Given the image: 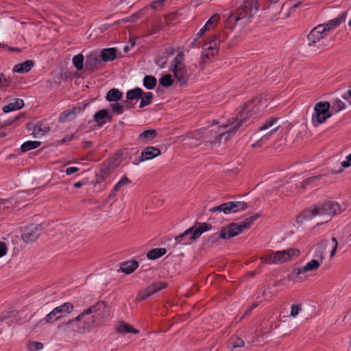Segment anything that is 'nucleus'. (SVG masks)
Here are the masks:
<instances>
[{
    "instance_id": "1",
    "label": "nucleus",
    "mask_w": 351,
    "mask_h": 351,
    "mask_svg": "<svg viewBox=\"0 0 351 351\" xmlns=\"http://www.w3.org/2000/svg\"><path fill=\"white\" fill-rule=\"evenodd\" d=\"M259 8L258 0H245L234 14L228 19L230 23L247 25L256 14Z\"/></svg>"
},
{
    "instance_id": "2",
    "label": "nucleus",
    "mask_w": 351,
    "mask_h": 351,
    "mask_svg": "<svg viewBox=\"0 0 351 351\" xmlns=\"http://www.w3.org/2000/svg\"><path fill=\"white\" fill-rule=\"evenodd\" d=\"M343 210L340 204L334 201H326L313 208H308L304 211V217L311 219L316 216L324 217L325 222L330 220L332 216L339 214Z\"/></svg>"
},
{
    "instance_id": "3",
    "label": "nucleus",
    "mask_w": 351,
    "mask_h": 351,
    "mask_svg": "<svg viewBox=\"0 0 351 351\" xmlns=\"http://www.w3.org/2000/svg\"><path fill=\"white\" fill-rule=\"evenodd\" d=\"M85 317L93 314L89 320L93 328L101 326L110 317V307L104 301H98L95 304L90 306L82 311Z\"/></svg>"
},
{
    "instance_id": "4",
    "label": "nucleus",
    "mask_w": 351,
    "mask_h": 351,
    "mask_svg": "<svg viewBox=\"0 0 351 351\" xmlns=\"http://www.w3.org/2000/svg\"><path fill=\"white\" fill-rule=\"evenodd\" d=\"M212 226L207 223H196L193 226L185 230L182 234L175 237L177 244L190 245L196 241L202 233L210 230Z\"/></svg>"
},
{
    "instance_id": "5",
    "label": "nucleus",
    "mask_w": 351,
    "mask_h": 351,
    "mask_svg": "<svg viewBox=\"0 0 351 351\" xmlns=\"http://www.w3.org/2000/svg\"><path fill=\"white\" fill-rule=\"evenodd\" d=\"M58 328L66 332L84 334L90 332L93 327L82 312L75 319L60 325Z\"/></svg>"
},
{
    "instance_id": "6",
    "label": "nucleus",
    "mask_w": 351,
    "mask_h": 351,
    "mask_svg": "<svg viewBox=\"0 0 351 351\" xmlns=\"http://www.w3.org/2000/svg\"><path fill=\"white\" fill-rule=\"evenodd\" d=\"M258 214L246 218L239 223H232L223 228L219 234L221 239H230L241 233L245 229L249 228L255 220L258 218Z\"/></svg>"
},
{
    "instance_id": "7",
    "label": "nucleus",
    "mask_w": 351,
    "mask_h": 351,
    "mask_svg": "<svg viewBox=\"0 0 351 351\" xmlns=\"http://www.w3.org/2000/svg\"><path fill=\"white\" fill-rule=\"evenodd\" d=\"M183 60L184 53L182 52L178 53L173 59L172 63L173 69L171 70L177 81L181 86L186 85L189 80L188 70Z\"/></svg>"
},
{
    "instance_id": "8",
    "label": "nucleus",
    "mask_w": 351,
    "mask_h": 351,
    "mask_svg": "<svg viewBox=\"0 0 351 351\" xmlns=\"http://www.w3.org/2000/svg\"><path fill=\"white\" fill-rule=\"evenodd\" d=\"M119 156H114L106 159L101 164L99 171L96 174L97 183H101L106 181L112 173L119 165L118 162Z\"/></svg>"
},
{
    "instance_id": "9",
    "label": "nucleus",
    "mask_w": 351,
    "mask_h": 351,
    "mask_svg": "<svg viewBox=\"0 0 351 351\" xmlns=\"http://www.w3.org/2000/svg\"><path fill=\"white\" fill-rule=\"evenodd\" d=\"M278 119L271 118L267 119L258 129L259 132H263V136L255 143L252 145L253 147H261L267 141L269 140V136L274 134L280 128V125H277Z\"/></svg>"
},
{
    "instance_id": "10",
    "label": "nucleus",
    "mask_w": 351,
    "mask_h": 351,
    "mask_svg": "<svg viewBox=\"0 0 351 351\" xmlns=\"http://www.w3.org/2000/svg\"><path fill=\"white\" fill-rule=\"evenodd\" d=\"M330 104L328 101L319 102L314 108V112L312 115V122L315 126L323 123L331 116L329 109Z\"/></svg>"
},
{
    "instance_id": "11",
    "label": "nucleus",
    "mask_w": 351,
    "mask_h": 351,
    "mask_svg": "<svg viewBox=\"0 0 351 351\" xmlns=\"http://www.w3.org/2000/svg\"><path fill=\"white\" fill-rule=\"evenodd\" d=\"M240 127V124H234V122L228 121V123L223 125L221 127V131L216 135L213 139L210 140L211 145H217L221 143V139L224 137L225 141L230 139L233 134Z\"/></svg>"
},
{
    "instance_id": "12",
    "label": "nucleus",
    "mask_w": 351,
    "mask_h": 351,
    "mask_svg": "<svg viewBox=\"0 0 351 351\" xmlns=\"http://www.w3.org/2000/svg\"><path fill=\"white\" fill-rule=\"evenodd\" d=\"M261 102V99L256 98L250 102L245 104V106L240 110L239 114L236 118L234 124H240V126L245 123L250 117L252 115V112H256L255 108Z\"/></svg>"
},
{
    "instance_id": "13",
    "label": "nucleus",
    "mask_w": 351,
    "mask_h": 351,
    "mask_svg": "<svg viewBox=\"0 0 351 351\" xmlns=\"http://www.w3.org/2000/svg\"><path fill=\"white\" fill-rule=\"evenodd\" d=\"M43 228L40 224H31L24 228L22 239L26 243H32L42 234Z\"/></svg>"
},
{
    "instance_id": "14",
    "label": "nucleus",
    "mask_w": 351,
    "mask_h": 351,
    "mask_svg": "<svg viewBox=\"0 0 351 351\" xmlns=\"http://www.w3.org/2000/svg\"><path fill=\"white\" fill-rule=\"evenodd\" d=\"M324 259V254L323 250H321L317 259H312L304 267L295 269L294 272L297 275H300L304 273L317 271L322 263Z\"/></svg>"
},
{
    "instance_id": "15",
    "label": "nucleus",
    "mask_w": 351,
    "mask_h": 351,
    "mask_svg": "<svg viewBox=\"0 0 351 351\" xmlns=\"http://www.w3.org/2000/svg\"><path fill=\"white\" fill-rule=\"evenodd\" d=\"M217 36L213 35L209 38V40L204 43L203 47L204 51L202 52V62H204L205 58L215 56L218 52V43L217 42Z\"/></svg>"
},
{
    "instance_id": "16",
    "label": "nucleus",
    "mask_w": 351,
    "mask_h": 351,
    "mask_svg": "<svg viewBox=\"0 0 351 351\" xmlns=\"http://www.w3.org/2000/svg\"><path fill=\"white\" fill-rule=\"evenodd\" d=\"M300 254V250L295 248H289L286 250L277 251L274 253L276 264L289 261L293 257L298 256Z\"/></svg>"
},
{
    "instance_id": "17",
    "label": "nucleus",
    "mask_w": 351,
    "mask_h": 351,
    "mask_svg": "<svg viewBox=\"0 0 351 351\" xmlns=\"http://www.w3.org/2000/svg\"><path fill=\"white\" fill-rule=\"evenodd\" d=\"M102 66L103 62L97 53H90L86 59L85 69L88 71L93 72Z\"/></svg>"
},
{
    "instance_id": "18",
    "label": "nucleus",
    "mask_w": 351,
    "mask_h": 351,
    "mask_svg": "<svg viewBox=\"0 0 351 351\" xmlns=\"http://www.w3.org/2000/svg\"><path fill=\"white\" fill-rule=\"evenodd\" d=\"M326 34V32H325L324 28L321 25L316 26L308 35V40L310 42L309 45H311L316 43L324 38Z\"/></svg>"
},
{
    "instance_id": "19",
    "label": "nucleus",
    "mask_w": 351,
    "mask_h": 351,
    "mask_svg": "<svg viewBox=\"0 0 351 351\" xmlns=\"http://www.w3.org/2000/svg\"><path fill=\"white\" fill-rule=\"evenodd\" d=\"M161 154L159 149L155 147L149 146L145 148L141 154L140 162H143L147 160H151Z\"/></svg>"
},
{
    "instance_id": "20",
    "label": "nucleus",
    "mask_w": 351,
    "mask_h": 351,
    "mask_svg": "<svg viewBox=\"0 0 351 351\" xmlns=\"http://www.w3.org/2000/svg\"><path fill=\"white\" fill-rule=\"evenodd\" d=\"M347 13L346 12H343L341 15L337 16L335 19H333L329 21L328 23L322 24L321 25L324 28L325 32L326 33L331 29L337 27L340 25V23L345 21Z\"/></svg>"
},
{
    "instance_id": "21",
    "label": "nucleus",
    "mask_w": 351,
    "mask_h": 351,
    "mask_svg": "<svg viewBox=\"0 0 351 351\" xmlns=\"http://www.w3.org/2000/svg\"><path fill=\"white\" fill-rule=\"evenodd\" d=\"M143 94V90L140 88H136L134 89L128 90L126 94V97H127L128 100L124 102V104H125V107L127 108H133L134 106L130 105L128 100L132 101L134 99H140V97H141V95Z\"/></svg>"
},
{
    "instance_id": "22",
    "label": "nucleus",
    "mask_w": 351,
    "mask_h": 351,
    "mask_svg": "<svg viewBox=\"0 0 351 351\" xmlns=\"http://www.w3.org/2000/svg\"><path fill=\"white\" fill-rule=\"evenodd\" d=\"M74 306L70 302H65L53 308L59 319L73 311Z\"/></svg>"
},
{
    "instance_id": "23",
    "label": "nucleus",
    "mask_w": 351,
    "mask_h": 351,
    "mask_svg": "<svg viewBox=\"0 0 351 351\" xmlns=\"http://www.w3.org/2000/svg\"><path fill=\"white\" fill-rule=\"evenodd\" d=\"M81 111L80 108L73 107L71 109L65 110L59 117V121L66 122L73 119Z\"/></svg>"
},
{
    "instance_id": "24",
    "label": "nucleus",
    "mask_w": 351,
    "mask_h": 351,
    "mask_svg": "<svg viewBox=\"0 0 351 351\" xmlns=\"http://www.w3.org/2000/svg\"><path fill=\"white\" fill-rule=\"evenodd\" d=\"M116 330L120 334L133 333L138 334L139 330L134 328L130 324L124 322H119L116 327Z\"/></svg>"
},
{
    "instance_id": "25",
    "label": "nucleus",
    "mask_w": 351,
    "mask_h": 351,
    "mask_svg": "<svg viewBox=\"0 0 351 351\" xmlns=\"http://www.w3.org/2000/svg\"><path fill=\"white\" fill-rule=\"evenodd\" d=\"M213 134H217V132L215 131L214 129L209 130H198L196 131H194L193 132L189 134V137L199 140L201 138H209L210 136H212Z\"/></svg>"
},
{
    "instance_id": "26",
    "label": "nucleus",
    "mask_w": 351,
    "mask_h": 351,
    "mask_svg": "<svg viewBox=\"0 0 351 351\" xmlns=\"http://www.w3.org/2000/svg\"><path fill=\"white\" fill-rule=\"evenodd\" d=\"M138 267V263L136 261H128L121 264L120 269L122 272L130 274L132 273Z\"/></svg>"
},
{
    "instance_id": "27",
    "label": "nucleus",
    "mask_w": 351,
    "mask_h": 351,
    "mask_svg": "<svg viewBox=\"0 0 351 351\" xmlns=\"http://www.w3.org/2000/svg\"><path fill=\"white\" fill-rule=\"evenodd\" d=\"M108 119L109 121H112V116L109 115L108 111L102 109L97 112L94 115V121L98 123L99 125H101L106 121L104 119Z\"/></svg>"
},
{
    "instance_id": "28",
    "label": "nucleus",
    "mask_w": 351,
    "mask_h": 351,
    "mask_svg": "<svg viewBox=\"0 0 351 351\" xmlns=\"http://www.w3.org/2000/svg\"><path fill=\"white\" fill-rule=\"evenodd\" d=\"M99 56L102 62L112 61L117 58V52L114 48L104 49Z\"/></svg>"
},
{
    "instance_id": "29",
    "label": "nucleus",
    "mask_w": 351,
    "mask_h": 351,
    "mask_svg": "<svg viewBox=\"0 0 351 351\" xmlns=\"http://www.w3.org/2000/svg\"><path fill=\"white\" fill-rule=\"evenodd\" d=\"M34 66L32 60H26L23 63L16 64L13 69L14 72L23 73L29 71Z\"/></svg>"
},
{
    "instance_id": "30",
    "label": "nucleus",
    "mask_w": 351,
    "mask_h": 351,
    "mask_svg": "<svg viewBox=\"0 0 351 351\" xmlns=\"http://www.w3.org/2000/svg\"><path fill=\"white\" fill-rule=\"evenodd\" d=\"M24 106L23 100L19 98L15 99L14 101L8 105L3 106V110L5 112L16 110L22 108Z\"/></svg>"
},
{
    "instance_id": "31",
    "label": "nucleus",
    "mask_w": 351,
    "mask_h": 351,
    "mask_svg": "<svg viewBox=\"0 0 351 351\" xmlns=\"http://www.w3.org/2000/svg\"><path fill=\"white\" fill-rule=\"evenodd\" d=\"M174 50L172 48L167 49V51L163 53L162 56H158L156 58L155 62L157 65L161 68H164L166 66L168 57L172 55Z\"/></svg>"
},
{
    "instance_id": "32",
    "label": "nucleus",
    "mask_w": 351,
    "mask_h": 351,
    "mask_svg": "<svg viewBox=\"0 0 351 351\" xmlns=\"http://www.w3.org/2000/svg\"><path fill=\"white\" fill-rule=\"evenodd\" d=\"M167 287V285L166 282H155L151 284L149 286H148L146 289L147 291L149 292V295H152L156 292L165 289Z\"/></svg>"
},
{
    "instance_id": "33",
    "label": "nucleus",
    "mask_w": 351,
    "mask_h": 351,
    "mask_svg": "<svg viewBox=\"0 0 351 351\" xmlns=\"http://www.w3.org/2000/svg\"><path fill=\"white\" fill-rule=\"evenodd\" d=\"M122 96V93L117 88H112L107 93L106 98L108 101H117Z\"/></svg>"
},
{
    "instance_id": "34",
    "label": "nucleus",
    "mask_w": 351,
    "mask_h": 351,
    "mask_svg": "<svg viewBox=\"0 0 351 351\" xmlns=\"http://www.w3.org/2000/svg\"><path fill=\"white\" fill-rule=\"evenodd\" d=\"M166 252L167 250L165 248H155L148 252L147 256L149 259L154 260L162 256Z\"/></svg>"
},
{
    "instance_id": "35",
    "label": "nucleus",
    "mask_w": 351,
    "mask_h": 351,
    "mask_svg": "<svg viewBox=\"0 0 351 351\" xmlns=\"http://www.w3.org/2000/svg\"><path fill=\"white\" fill-rule=\"evenodd\" d=\"M228 344L231 346L232 349H234L243 348L245 346V342L241 338L233 336L230 338Z\"/></svg>"
},
{
    "instance_id": "36",
    "label": "nucleus",
    "mask_w": 351,
    "mask_h": 351,
    "mask_svg": "<svg viewBox=\"0 0 351 351\" xmlns=\"http://www.w3.org/2000/svg\"><path fill=\"white\" fill-rule=\"evenodd\" d=\"M41 143L40 141H29L27 142H25L21 146V150L22 152H26L31 149H36L40 145Z\"/></svg>"
},
{
    "instance_id": "37",
    "label": "nucleus",
    "mask_w": 351,
    "mask_h": 351,
    "mask_svg": "<svg viewBox=\"0 0 351 351\" xmlns=\"http://www.w3.org/2000/svg\"><path fill=\"white\" fill-rule=\"evenodd\" d=\"M156 78L152 75H146L143 79V85L148 89H154L156 86Z\"/></svg>"
},
{
    "instance_id": "38",
    "label": "nucleus",
    "mask_w": 351,
    "mask_h": 351,
    "mask_svg": "<svg viewBox=\"0 0 351 351\" xmlns=\"http://www.w3.org/2000/svg\"><path fill=\"white\" fill-rule=\"evenodd\" d=\"M140 98L141 99V101L139 107L142 108L152 103L154 98V94L151 92H147L143 95H142Z\"/></svg>"
},
{
    "instance_id": "39",
    "label": "nucleus",
    "mask_w": 351,
    "mask_h": 351,
    "mask_svg": "<svg viewBox=\"0 0 351 351\" xmlns=\"http://www.w3.org/2000/svg\"><path fill=\"white\" fill-rule=\"evenodd\" d=\"M220 19V16L218 14H213L208 21L204 25V27L208 30L210 31V29H213L214 27L217 25L218 21Z\"/></svg>"
},
{
    "instance_id": "40",
    "label": "nucleus",
    "mask_w": 351,
    "mask_h": 351,
    "mask_svg": "<svg viewBox=\"0 0 351 351\" xmlns=\"http://www.w3.org/2000/svg\"><path fill=\"white\" fill-rule=\"evenodd\" d=\"M157 136V132L155 130H147L139 135V138L151 141Z\"/></svg>"
},
{
    "instance_id": "41",
    "label": "nucleus",
    "mask_w": 351,
    "mask_h": 351,
    "mask_svg": "<svg viewBox=\"0 0 351 351\" xmlns=\"http://www.w3.org/2000/svg\"><path fill=\"white\" fill-rule=\"evenodd\" d=\"M230 205L232 206V213L244 210L247 207V204L244 202H230Z\"/></svg>"
},
{
    "instance_id": "42",
    "label": "nucleus",
    "mask_w": 351,
    "mask_h": 351,
    "mask_svg": "<svg viewBox=\"0 0 351 351\" xmlns=\"http://www.w3.org/2000/svg\"><path fill=\"white\" fill-rule=\"evenodd\" d=\"M346 108V104L340 99H335L332 103V111L334 112H338Z\"/></svg>"
},
{
    "instance_id": "43",
    "label": "nucleus",
    "mask_w": 351,
    "mask_h": 351,
    "mask_svg": "<svg viewBox=\"0 0 351 351\" xmlns=\"http://www.w3.org/2000/svg\"><path fill=\"white\" fill-rule=\"evenodd\" d=\"M84 56L82 54H77L73 58V63L74 64L77 70L80 71L83 69Z\"/></svg>"
},
{
    "instance_id": "44",
    "label": "nucleus",
    "mask_w": 351,
    "mask_h": 351,
    "mask_svg": "<svg viewBox=\"0 0 351 351\" xmlns=\"http://www.w3.org/2000/svg\"><path fill=\"white\" fill-rule=\"evenodd\" d=\"M160 84L165 87H169L173 84V80L172 79V75L170 74H167L162 76L160 80Z\"/></svg>"
},
{
    "instance_id": "45",
    "label": "nucleus",
    "mask_w": 351,
    "mask_h": 351,
    "mask_svg": "<svg viewBox=\"0 0 351 351\" xmlns=\"http://www.w3.org/2000/svg\"><path fill=\"white\" fill-rule=\"evenodd\" d=\"M321 177H322L321 175H318V176H313V177H311V178H306L304 180H303L302 182H300V187L303 189H305L308 185L312 184L313 182H314L315 180H317L318 179H320Z\"/></svg>"
},
{
    "instance_id": "46",
    "label": "nucleus",
    "mask_w": 351,
    "mask_h": 351,
    "mask_svg": "<svg viewBox=\"0 0 351 351\" xmlns=\"http://www.w3.org/2000/svg\"><path fill=\"white\" fill-rule=\"evenodd\" d=\"M132 181L126 176H124L115 185L114 191H119V189L128 184H130Z\"/></svg>"
},
{
    "instance_id": "47",
    "label": "nucleus",
    "mask_w": 351,
    "mask_h": 351,
    "mask_svg": "<svg viewBox=\"0 0 351 351\" xmlns=\"http://www.w3.org/2000/svg\"><path fill=\"white\" fill-rule=\"evenodd\" d=\"M110 106L113 113H114L116 114H121L123 112V108L125 106L124 104L122 105L119 103H115V104H111Z\"/></svg>"
},
{
    "instance_id": "48",
    "label": "nucleus",
    "mask_w": 351,
    "mask_h": 351,
    "mask_svg": "<svg viewBox=\"0 0 351 351\" xmlns=\"http://www.w3.org/2000/svg\"><path fill=\"white\" fill-rule=\"evenodd\" d=\"M44 320L45 321L46 324L47 323H49V324H52L54 322L57 321L59 319L58 317L57 316V315L56 314V312L54 311V310L53 309L52 311H51L49 313H48L45 318H43Z\"/></svg>"
},
{
    "instance_id": "49",
    "label": "nucleus",
    "mask_w": 351,
    "mask_h": 351,
    "mask_svg": "<svg viewBox=\"0 0 351 351\" xmlns=\"http://www.w3.org/2000/svg\"><path fill=\"white\" fill-rule=\"evenodd\" d=\"M261 262L266 264H276V261L274 259V254L271 253L270 254L263 256L261 258Z\"/></svg>"
},
{
    "instance_id": "50",
    "label": "nucleus",
    "mask_w": 351,
    "mask_h": 351,
    "mask_svg": "<svg viewBox=\"0 0 351 351\" xmlns=\"http://www.w3.org/2000/svg\"><path fill=\"white\" fill-rule=\"evenodd\" d=\"M11 82L10 78L6 77L2 73H0V89L8 87Z\"/></svg>"
},
{
    "instance_id": "51",
    "label": "nucleus",
    "mask_w": 351,
    "mask_h": 351,
    "mask_svg": "<svg viewBox=\"0 0 351 351\" xmlns=\"http://www.w3.org/2000/svg\"><path fill=\"white\" fill-rule=\"evenodd\" d=\"M43 348V344L40 342L34 341L31 342L28 345V349L31 351H37L41 350Z\"/></svg>"
},
{
    "instance_id": "52",
    "label": "nucleus",
    "mask_w": 351,
    "mask_h": 351,
    "mask_svg": "<svg viewBox=\"0 0 351 351\" xmlns=\"http://www.w3.org/2000/svg\"><path fill=\"white\" fill-rule=\"evenodd\" d=\"M151 296L147 291V289H145L143 291L139 292L136 298V300L138 302L146 300L148 297Z\"/></svg>"
},
{
    "instance_id": "53",
    "label": "nucleus",
    "mask_w": 351,
    "mask_h": 351,
    "mask_svg": "<svg viewBox=\"0 0 351 351\" xmlns=\"http://www.w3.org/2000/svg\"><path fill=\"white\" fill-rule=\"evenodd\" d=\"M166 0H155L152 1V3L150 4V6L154 10H158L159 8L163 5V3Z\"/></svg>"
},
{
    "instance_id": "54",
    "label": "nucleus",
    "mask_w": 351,
    "mask_h": 351,
    "mask_svg": "<svg viewBox=\"0 0 351 351\" xmlns=\"http://www.w3.org/2000/svg\"><path fill=\"white\" fill-rule=\"evenodd\" d=\"M301 310V306L300 304H293L291 306V315L295 317L298 315L299 311Z\"/></svg>"
},
{
    "instance_id": "55",
    "label": "nucleus",
    "mask_w": 351,
    "mask_h": 351,
    "mask_svg": "<svg viewBox=\"0 0 351 351\" xmlns=\"http://www.w3.org/2000/svg\"><path fill=\"white\" fill-rule=\"evenodd\" d=\"M49 130V128L45 127V129L41 128L39 125L34 128V132L37 134H44L45 132Z\"/></svg>"
},
{
    "instance_id": "56",
    "label": "nucleus",
    "mask_w": 351,
    "mask_h": 351,
    "mask_svg": "<svg viewBox=\"0 0 351 351\" xmlns=\"http://www.w3.org/2000/svg\"><path fill=\"white\" fill-rule=\"evenodd\" d=\"M230 202L223 204V212L225 214H229L232 212Z\"/></svg>"
},
{
    "instance_id": "57",
    "label": "nucleus",
    "mask_w": 351,
    "mask_h": 351,
    "mask_svg": "<svg viewBox=\"0 0 351 351\" xmlns=\"http://www.w3.org/2000/svg\"><path fill=\"white\" fill-rule=\"evenodd\" d=\"M8 251L6 244L4 242H0V257L6 254Z\"/></svg>"
},
{
    "instance_id": "58",
    "label": "nucleus",
    "mask_w": 351,
    "mask_h": 351,
    "mask_svg": "<svg viewBox=\"0 0 351 351\" xmlns=\"http://www.w3.org/2000/svg\"><path fill=\"white\" fill-rule=\"evenodd\" d=\"M207 31L208 30L204 27V26L202 27L199 32L197 33L196 37L194 39V42H197L198 39H199L202 36V35Z\"/></svg>"
},
{
    "instance_id": "59",
    "label": "nucleus",
    "mask_w": 351,
    "mask_h": 351,
    "mask_svg": "<svg viewBox=\"0 0 351 351\" xmlns=\"http://www.w3.org/2000/svg\"><path fill=\"white\" fill-rule=\"evenodd\" d=\"M45 324H46L45 321L44 320V319H41L34 325V326L32 328V330H35L39 328H41Z\"/></svg>"
},
{
    "instance_id": "60",
    "label": "nucleus",
    "mask_w": 351,
    "mask_h": 351,
    "mask_svg": "<svg viewBox=\"0 0 351 351\" xmlns=\"http://www.w3.org/2000/svg\"><path fill=\"white\" fill-rule=\"evenodd\" d=\"M79 171V168L78 167H68L66 170H65V172L66 173V175H71L77 171Z\"/></svg>"
},
{
    "instance_id": "61",
    "label": "nucleus",
    "mask_w": 351,
    "mask_h": 351,
    "mask_svg": "<svg viewBox=\"0 0 351 351\" xmlns=\"http://www.w3.org/2000/svg\"><path fill=\"white\" fill-rule=\"evenodd\" d=\"M256 306H257V304H253L250 306V308L248 310H247V311L244 313V315H243V317H241L240 318V320H241L243 317H246V316L249 315L250 314L251 311H252L253 309H254Z\"/></svg>"
},
{
    "instance_id": "62",
    "label": "nucleus",
    "mask_w": 351,
    "mask_h": 351,
    "mask_svg": "<svg viewBox=\"0 0 351 351\" xmlns=\"http://www.w3.org/2000/svg\"><path fill=\"white\" fill-rule=\"evenodd\" d=\"M343 98L348 100L351 104V89L348 90V92L343 95Z\"/></svg>"
},
{
    "instance_id": "63",
    "label": "nucleus",
    "mask_w": 351,
    "mask_h": 351,
    "mask_svg": "<svg viewBox=\"0 0 351 351\" xmlns=\"http://www.w3.org/2000/svg\"><path fill=\"white\" fill-rule=\"evenodd\" d=\"M210 212H217V211H219V212H223V204L218 206H216V207H214L213 208H210Z\"/></svg>"
},
{
    "instance_id": "64",
    "label": "nucleus",
    "mask_w": 351,
    "mask_h": 351,
    "mask_svg": "<svg viewBox=\"0 0 351 351\" xmlns=\"http://www.w3.org/2000/svg\"><path fill=\"white\" fill-rule=\"evenodd\" d=\"M351 165L349 160L347 159L341 162V166L344 168H348Z\"/></svg>"
}]
</instances>
